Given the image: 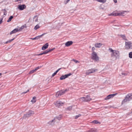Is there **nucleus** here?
<instances>
[{
    "instance_id": "obj_1",
    "label": "nucleus",
    "mask_w": 132,
    "mask_h": 132,
    "mask_svg": "<svg viewBox=\"0 0 132 132\" xmlns=\"http://www.w3.org/2000/svg\"><path fill=\"white\" fill-rule=\"evenodd\" d=\"M109 50L112 53L111 54V56L112 57H114L115 59L119 57V51L115 50H113L111 48H109Z\"/></svg>"
},
{
    "instance_id": "obj_2",
    "label": "nucleus",
    "mask_w": 132,
    "mask_h": 132,
    "mask_svg": "<svg viewBox=\"0 0 132 132\" xmlns=\"http://www.w3.org/2000/svg\"><path fill=\"white\" fill-rule=\"evenodd\" d=\"M132 99V93L129 94L127 95L125 97V98L124 99L122 102L121 104H123L125 103L130 101Z\"/></svg>"
},
{
    "instance_id": "obj_3",
    "label": "nucleus",
    "mask_w": 132,
    "mask_h": 132,
    "mask_svg": "<svg viewBox=\"0 0 132 132\" xmlns=\"http://www.w3.org/2000/svg\"><path fill=\"white\" fill-rule=\"evenodd\" d=\"M34 114V111L31 110H30L26 114H24L23 117V119H26L27 118H28L30 117L31 116Z\"/></svg>"
},
{
    "instance_id": "obj_4",
    "label": "nucleus",
    "mask_w": 132,
    "mask_h": 132,
    "mask_svg": "<svg viewBox=\"0 0 132 132\" xmlns=\"http://www.w3.org/2000/svg\"><path fill=\"white\" fill-rule=\"evenodd\" d=\"M68 90L67 89L65 90H62L57 92L56 96V97H58L59 96H61L62 95L64 94L66 92L68 91Z\"/></svg>"
},
{
    "instance_id": "obj_5",
    "label": "nucleus",
    "mask_w": 132,
    "mask_h": 132,
    "mask_svg": "<svg viewBox=\"0 0 132 132\" xmlns=\"http://www.w3.org/2000/svg\"><path fill=\"white\" fill-rule=\"evenodd\" d=\"M92 59L95 61H98L99 60V57L97 56V54L94 52H93L92 54Z\"/></svg>"
},
{
    "instance_id": "obj_6",
    "label": "nucleus",
    "mask_w": 132,
    "mask_h": 132,
    "mask_svg": "<svg viewBox=\"0 0 132 132\" xmlns=\"http://www.w3.org/2000/svg\"><path fill=\"white\" fill-rule=\"evenodd\" d=\"M125 48L127 49H132V43L130 42H125Z\"/></svg>"
},
{
    "instance_id": "obj_7",
    "label": "nucleus",
    "mask_w": 132,
    "mask_h": 132,
    "mask_svg": "<svg viewBox=\"0 0 132 132\" xmlns=\"http://www.w3.org/2000/svg\"><path fill=\"white\" fill-rule=\"evenodd\" d=\"M97 71V70L96 69H92L87 71L86 73V75H89L90 74L93 73Z\"/></svg>"
},
{
    "instance_id": "obj_8",
    "label": "nucleus",
    "mask_w": 132,
    "mask_h": 132,
    "mask_svg": "<svg viewBox=\"0 0 132 132\" xmlns=\"http://www.w3.org/2000/svg\"><path fill=\"white\" fill-rule=\"evenodd\" d=\"M71 75V73H69V74L65 75H62L60 77V80H63L64 79H65L66 78H67L69 76Z\"/></svg>"
},
{
    "instance_id": "obj_9",
    "label": "nucleus",
    "mask_w": 132,
    "mask_h": 132,
    "mask_svg": "<svg viewBox=\"0 0 132 132\" xmlns=\"http://www.w3.org/2000/svg\"><path fill=\"white\" fill-rule=\"evenodd\" d=\"M117 93L113 94H112L109 95L108 96L106 97L105 98V100H108L113 98L115 96L116 94Z\"/></svg>"
},
{
    "instance_id": "obj_10",
    "label": "nucleus",
    "mask_w": 132,
    "mask_h": 132,
    "mask_svg": "<svg viewBox=\"0 0 132 132\" xmlns=\"http://www.w3.org/2000/svg\"><path fill=\"white\" fill-rule=\"evenodd\" d=\"M64 103L62 102H61L60 101H57L54 103L56 106L58 107L60 105H63Z\"/></svg>"
},
{
    "instance_id": "obj_11",
    "label": "nucleus",
    "mask_w": 132,
    "mask_h": 132,
    "mask_svg": "<svg viewBox=\"0 0 132 132\" xmlns=\"http://www.w3.org/2000/svg\"><path fill=\"white\" fill-rule=\"evenodd\" d=\"M26 8V6L24 4L18 6V8L20 10H22Z\"/></svg>"
},
{
    "instance_id": "obj_12",
    "label": "nucleus",
    "mask_w": 132,
    "mask_h": 132,
    "mask_svg": "<svg viewBox=\"0 0 132 132\" xmlns=\"http://www.w3.org/2000/svg\"><path fill=\"white\" fill-rule=\"evenodd\" d=\"M19 31H20V29H19L17 28L15 29L10 32V35H12L13 34L16 33Z\"/></svg>"
},
{
    "instance_id": "obj_13",
    "label": "nucleus",
    "mask_w": 132,
    "mask_h": 132,
    "mask_svg": "<svg viewBox=\"0 0 132 132\" xmlns=\"http://www.w3.org/2000/svg\"><path fill=\"white\" fill-rule=\"evenodd\" d=\"M48 46V43H46L42 47V50H44L47 48Z\"/></svg>"
},
{
    "instance_id": "obj_14",
    "label": "nucleus",
    "mask_w": 132,
    "mask_h": 132,
    "mask_svg": "<svg viewBox=\"0 0 132 132\" xmlns=\"http://www.w3.org/2000/svg\"><path fill=\"white\" fill-rule=\"evenodd\" d=\"M56 121V120H54V119L49 122H48V124L49 125H51V126H53V125H54V123Z\"/></svg>"
},
{
    "instance_id": "obj_15",
    "label": "nucleus",
    "mask_w": 132,
    "mask_h": 132,
    "mask_svg": "<svg viewBox=\"0 0 132 132\" xmlns=\"http://www.w3.org/2000/svg\"><path fill=\"white\" fill-rule=\"evenodd\" d=\"M102 45V44L101 43H97L95 44V46L96 48H99L101 47Z\"/></svg>"
},
{
    "instance_id": "obj_16",
    "label": "nucleus",
    "mask_w": 132,
    "mask_h": 132,
    "mask_svg": "<svg viewBox=\"0 0 132 132\" xmlns=\"http://www.w3.org/2000/svg\"><path fill=\"white\" fill-rule=\"evenodd\" d=\"M73 43L72 41H69L67 42L65 44V45L66 46H69L71 45Z\"/></svg>"
},
{
    "instance_id": "obj_17",
    "label": "nucleus",
    "mask_w": 132,
    "mask_h": 132,
    "mask_svg": "<svg viewBox=\"0 0 132 132\" xmlns=\"http://www.w3.org/2000/svg\"><path fill=\"white\" fill-rule=\"evenodd\" d=\"M86 99V102H88L89 101L91 100V99L90 98L89 95H87V96L85 97Z\"/></svg>"
},
{
    "instance_id": "obj_18",
    "label": "nucleus",
    "mask_w": 132,
    "mask_h": 132,
    "mask_svg": "<svg viewBox=\"0 0 132 132\" xmlns=\"http://www.w3.org/2000/svg\"><path fill=\"white\" fill-rule=\"evenodd\" d=\"M62 117V115L61 114H60L57 116H56L54 118V120H56V119H57L59 120L61 119V118Z\"/></svg>"
},
{
    "instance_id": "obj_19",
    "label": "nucleus",
    "mask_w": 132,
    "mask_h": 132,
    "mask_svg": "<svg viewBox=\"0 0 132 132\" xmlns=\"http://www.w3.org/2000/svg\"><path fill=\"white\" fill-rule=\"evenodd\" d=\"M80 101H81V102H83V101L86 102V99L84 97L80 98Z\"/></svg>"
},
{
    "instance_id": "obj_20",
    "label": "nucleus",
    "mask_w": 132,
    "mask_h": 132,
    "mask_svg": "<svg viewBox=\"0 0 132 132\" xmlns=\"http://www.w3.org/2000/svg\"><path fill=\"white\" fill-rule=\"evenodd\" d=\"M120 36L123 40H127V39L125 35H121Z\"/></svg>"
},
{
    "instance_id": "obj_21",
    "label": "nucleus",
    "mask_w": 132,
    "mask_h": 132,
    "mask_svg": "<svg viewBox=\"0 0 132 132\" xmlns=\"http://www.w3.org/2000/svg\"><path fill=\"white\" fill-rule=\"evenodd\" d=\"M36 97L35 96L34 97L32 100H31V102L32 103H34L36 102Z\"/></svg>"
},
{
    "instance_id": "obj_22",
    "label": "nucleus",
    "mask_w": 132,
    "mask_h": 132,
    "mask_svg": "<svg viewBox=\"0 0 132 132\" xmlns=\"http://www.w3.org/2000/svg\"><path fill=\"white\" fill-rule=\"evenodd\" d=\"M107 0H97V1L101 3H105Z\"/></svg>"
},
{
    "instance_id": "obj_23",
    "label": "nucleus",
    "mask_w": 132,
    "mask_h": 132,
    "mask_svg": "<svg viewBox=\"0 0 132 132\" xmlns=\"http://www.w3.org/2000/svg\"><path fill=\"white\" fill-rule=\"evenodd\" d=\"M90 132H97V131L96 129L95 128H92L90 130Z\"/></svg>"
},
{
    "instance_id": "obj_24",
    "label": "nucleus",
    "mask_w": 132,
    "mask_h": 132,
    "mask_svg": "<svg viewBox=\"0 0 132 132\" xmlns=\"http://www.w3.org/2000/svg\"><path fill=\"white\" fill-rule=\"evenodd\" d=\"M45 34H43L40 35L36 37H35L36 39H39L40 37H41L42 36H43Z\"/></svg>"
},
{
    "instance_id": "obj_25",
    "label": "nucleus",
    "mask_w": 132,
    "mask_h": 132,
    "mask_svg": "<svg viewBox=\"0 0 132 132\" xmlns=\"http://www.w3.org/2000/svg\"><path fill=\"white\" fill-rule=\"evenodd\" d=\"M13 16H11L9 18L8 20H7V22H9L13 18Z\"/></svg>"
},
{
    "instance_id": "obj_26",
    "label": "nucleus",
    "mask_w": 132,
    "mask_h": 132,
    "mask_svg": "<svg viewBox=\"0 0 132 132\" xmlns=\"http://www.w3.org/2000/svg\"><path fill=\"white\" fill-rule=\"evenodd\" d=\"M92 123H94L95 124H97L98 123H100V122L98 121H97V120H95L94 121H93L92 122Z\"/></svg>"
},
{
    "instance_id": "obj_27",
    "label": "nucleus",
    "mask_w": 132,
    "mask_h": 132,
    "mask_svg": "<svg viewBox=\"0 0 132 132\" xmlns=\"http://www.w3.org/2000/svg\"><path fill=\"white\" fill-rule=\"evenodd\" d=\"M34 21H35V22H37L38 21V19L37 18V16H34Z\"/></svg>"
},
{
    "instance_id": "obj_28",
    "label": "nucleus",
    "mask_w": 132,
    "mask_h": 132,
    "mask_svg": "<svg viewBox=\"0 0 132 132\" xmlns=\"http://www.w3.org/2000/svg\"><path fill=\"white\" fill-rule=\"evenodd\" d=\"M125 12H126V11H123V12H122L121 13H119V16H120V15H122L123 16H124V15H123V14H124L125 13Z\"/></svg>"
},
{
    "instance_id": "obj_29",
    "label": "nucleus",
    "mask_w": 132,
    "mask_h": 132,
    "mask_svg": "<svg viewBox=\"0 0 132 132\" xmlns=\"http://www.w3.org/2000/svg\"><path fill=\"white\" fill-rule=\"evenodd\" d=\"M40 28L38 24L34 28V29L36 30Z\"/></svg>"
},
{
    "instance_id": "obj_30",
    "label": "nucleus",
    "mask_w": 132,
    "mask_h": 132,
    "mask_svg": "<svg viewBox=\"0 0 132 132\" xmlns=\"http://www.w3.org/2000/svg\"><path fill=\"white\" fill-rule=\"evenodd\" d=\"M72 106H70L67 108V110H72Z\"/></svg>"
},
{
    "instance_id": "obj_31",
    "label": "nucleus",
    "mask_w": 132,
    "mask_h": 132,
    "mask_svg": "<svg viewBox=\"0 0 132 132\" xmlns=\"http://www.w3.org/2000/svg\"><path fill=\"white\" fill-rule=\"evenodd\" d=\"M129 57L130 58H132V52H130L129 54Z\"/></svg>"
},
{
    "instance_id": "obj_32",
    "label": "nucleus",
    "mask_w": 132,
    "mask_h": 132,
    "mask_svg": "<svg viewBox=\"0 0 132 132\" xmlns=\"http://www.w3.org/2000/svg\"><path fill=\"white\" fill-rule=\"evenodd\" d=\"M36 71L35 69L33 70H32L30 71L29 72V74H31L32 73H33L35 72Z\"/></svg>"
},
{
    "instance_id": "obj_33",
    "label": "nucleus",
    "mask_w": 132,
    "mask_h": 132,
    "mask_svg": "<svg viewBox=\"0 0 132 132\" xmlns=\"http://www.w3.org/2000/svg\"><path fill=\"white\" fill-rule=\"evenodd\" d=\"M43 54H47V53H48V50H46L45 51L43 52Z\"/></svg>"
},
{
    "instance_id": "obj_34",
    "label": "nucleus",
    "mask_w": 132,
    "mask_h": 132,
    "mask_svg": "<svg viewBox=\"0 0 132 132\" xmlns=\"http://www.w3.org/2000/svg\"><path fill=\"white\" fill-rule=\"evenodd\" d=\"M72 60L73 61L75 62L76 63H79L80 62L79 61H78L74 59H73Z\"/></svg>"
},
{
    "instance_id": "obj_35",
    "label": "nucleus",
    "mask_w": 132,
    "mask_h": 132,
    "mask_svg": "<svg viewBox=\"0 0 132 132\" xmlns=\"http://www.w3.org/2000/svg\"><path fill=\"white\" fill-rule=\"evenodd\" d=\"M81 115L80 114H79L78 115H76L75 117V119H77L78 117H80Z\"/></svg>"
},
{
    "instance_id": "obj_36",
    "label": "nucleus",
    "mask_w": 132,
    "mask_h": 132,
    "mask_svg": "<svg viewBox=\"0 0 132 132\" xmlns=\"http://www.w3.org/2000/svg\"><path fill=\"white\" fill-rule=\"evenodd\" d=\"M3 10L4 11V15H6L7 14V11L5 9H4Z\"/></svg>"
},
{
    "instance_id": "obj_37",
    "label": "nucleus",
    "mask_w": 132,
    "mask_h": 132,
    "mask_svg": "<svg viewBox=\"0 0 132 132\" xmlns=\"http://www.w3.org/2000/svg\"><path fill=\"white\" fill-rule=\"evenodd\" d=\"M114 16H119V13H115L114 12Z\"/></svg>"
},
{
    "instance_id": "obj_38",
    "label": "nucleus",
    "mask_w": 132,
    "mask_h": 132,
    "mask_svg": "<svg viewBox=\"0 0 132 132\" xmlns=\"http://www.w3.org/2000/svg\"><path fill=\"white\" fill-rule=\"evenodd\" d=\"M108 15L114 16V12H113L112 13L109 14H108Z\"/></svg>"
},
{
    "instance_id": "obj_39",
    "label": "nucleus",
    "mask_w": 132,
    "mask_h": 132,
    "mask_svg": "<svg viewBox=\"0 0 132 132\" xmlns=\"http://www.w3.org/2000/svg\"><path fill=\"white\" fill-rule=\"evenodd\" d=\"M121 74L120 76H121L123 75L124 76H126L127 75V74L125 73H122Z\"/></svg>"
},
{
    "instance_id": "obj_40",
    "label": "nucleus",
    "mask_w": 132,
    "mask_h": 132,
    "mask_svg": "<svg viewBox=\"0 0 132 132\" xmlns=\"http://www.w3.org/2000/svg\"><path fill=\"white\" fill-rule=\"evenodd\" d=\"M14 38H13V39H11L10 40H9L8 41H7L8 43H10L13 40H14Z\"/></svg>"
},
{
    "instance_id": "obj_41",
    "label": "nucleus",
    "mask_w": 132,
    "mask_h": 132,
    "mask_svg": "<svg viewBox=\"0 0 132 132\" xmlns=\"http://www.w3.org/2000/svg\"><path fill=\"white\" fill-rule=\"evenodd\" d=\"M41 67V66H38L35 69L36 71L38 69L40 68Z\"/></svg>"
},
{
    "instance_id": "obj_42",
    "label": "nucleus",
    "mask_w": 132,
    "mask_h": 132,
    "mask_svg": "<svg viewBox=\"0 0 132 132\" xmlns=\"http://www.w3.org/2000/svg\"><path fill=\"white\" fill-rule=\"evenodd\" d=\"M24 26H22L19 29H20V31L21 30L23 29L24 28Z\"/></svg>"
},
{
    "instance_id": "obj_43",
    "label": "nucleus",
    "mask_w": 132,
    "mask_h": 132,
    "mask_svg": "<svg viewBox=\"0 0 132 132\" xmlns=\"http://www.w3.org/2000/svg\"><path fill=\"white\" fill-rule=\"evenodd\" d=\"M29 91V90L28 89V90L26 92H22V94H25L27 93Z\"/></svg>"
},
{
    "instance_id": "obj_44",
    "label": "nucleus",
    "mask_w": 132,
    "mask_h": 132,
    "mask_svg": "<svg viewBox=\"0 0 132 132\" xmlns=\"http://www.w3.org/2000/svg\"><path fill=\"white\" fill-rule=\"evenodd\" d=\"M57 73H56L55 72H54V73H53V74H52V77H53L54 76H55V75Z\"/></svg>"
},
{
    "instance_id": "obj_45",
    "label": "nucleus",
    "mask_w": 132,
    "mask_h": 132,
    "mask_svg": "<svg viewBox=\"0 0 132 132\" xmlns=\"http://www.w3.org/2000/svg\"><path fill=\"white\" fill-rule=\"evenodd\" d=\"M61 68H59L55 72L56 73H57L61 69Z\"/></svg>"
},
{
    "instance_id": "obj_46",
    "label": "nucleus",
    "mask_w": 132,
    "mask_h": 132,
    "mask_svg": "<svg viewBox=\"0 0 132 132\" xmlns=\"http://www.w3.org/2000/svg\"><path fill=\"white\" fill-rule=\"evenodd\" d=\"M53 50V49H52L48 50V52H50L52 51Z\"/></svg>"
},
{
    "instance_id": "obj_47",
    "label": "nucleus",
    "mask_w": 132,
    "mask_h": 132,
    "mask_svg": "<svg viewBox=\"0 0 132 132\" xmlns=\"http://www.w3.org/2000/svg\"><path fill=\"white\" fill-rule=\"evenodd\" d=\"M43 54V53H40L39 54H37V55H38V56H39V55H42Z\"/></svg>"
},
{
    "instance_id": "obj_48",
    "label": "nucleus",
    "mask_w": 132,
    "mask_h": 132,
    "mask_svg": "<svg viewBox=\"0 0 132 132\" xmlns=\"http://www.w3.org/2000/svg\"><path fill=\"white\" fill-rule=\"evenodd\" d=\"M2 20L3 19L1 18L0 19V24L2 23Z\"/></svg>"
},
{
    "instance_id": "obj_49",
    "label": "nucleus",
    "mask_w": 132,
    "mask_h": 132,
    "mask_svg": "<svg viewBox=\"0 0 132 132\" xmlns=\"http://www.w3.org/2000/svg\"><path fill=\"white\" fill-rule=\"evenodd\" d=\"M100 9H102L103 10H104V8L103 7H102L101 6L99 7Z\"/></svg>"
},
{
    "instance_id": "obj_50",
    "label": "nucleus",
    "mask_w": 132,
    "mask_h": 132,
    "mask_svg": "<svg viewBox=\"0 0 132 132\" xmlns=\"http://www.w3.org/2000/svg\"><path fill=\"white\" fill-rule=\"evenodd\" d=\"M95 48L94 47H92V51H93L94 50H95Z\"/></svg>"
},
{
    "instance_id": "obj_51",
    "label": "nucleus",
    "mask_w": 132,
    "mask_h": 132,
    "mask_svg": "<svg viewBox=\"0 0 132 132\" xmlns=\"http://www.w3.org/2000/svg\"><path fill=\"white\" fill-rule=\"evenodd\" d=\"M113 1L115 3H116L117 2V0H113Z\"/></svg>"
},
{
    "instance_id": "obj_52",
    "label": "nucleus",
    "mask_w": 132,
    "mask_h": 132,
    "mask_svg": "<svg viewBox=\"0 0 132 132\" xmlns=\"http://www.w3.org/2000/svg\"><path fill=\"white\" fill-rule=\"evenodd\" d=\"M30 39H32V40H35V39H36V38H30Z\"/></svg>"
},
{
    "instance_id": "obj_53",
    "label": "nucleus",
    "mask_w": 132,
    "mask_h": 132,
    "mask_svg": "<svg viewBox=\"0 0 132 132\" xmlns=\"http://www.w3.org/2000/svg\"><path fill=\"white\" fill-rule=\"evenodd\" d=\"M8 43L7 41L6 42H5V44H7Z\"/></svg>"
},
{
    "instance_id": "obj_54",
    "label": "nucleus",
    "mask_w": 132,
    "mask_h": 132,
    "mask_svg": "<svg viewBox=\"0 0 132 132\" xmlns=\"http://www.w3.org/2000/svg\"><path fill=\"white\" fill-rule=\"evenodd\" d=\"M70 1V0H67V2H68Z\"/></svg>"
},
{
    "instance_id": "obj_55",
    "label": "nucleus",
    "mask_w": 132,
    "mask_h": 132,
    "mask_svg": "<svg viewBox=\"0 0 132 132\" xmlns=\"http://www.w3.org/2000/svg\"><path fill=\"white\" fill-rule=\"evenodd\" d=\"M2 75V73H0V76H1Z\"/></svg>"
},
{
    "instance_id": "obj_56",
    "label": "nucleus",
    "mask_w": 132,
    "mask_h": 132,
    "mask_svg": "<svg viewBox=\"0 0 132 132\" xmlns=\"http://www.w3.org/2000/svg\"><path fill=\"white\" fill-rule=\"evenodd\" d=\"M55 48H52V49H53V50Z\"/></svg>"
},
{
    "instance_id": "obj_57",
    "label": "nucleus",
    "mask_w": 132,
    "mask_h": 132,
    "mask_svg": "<svg viewBox=\"0 0 132 132\" xmlns=\"http://www.w3.org/2000/svg\"><path fill=\"white\" fill-rule=\"evenodd\" d=\"M91 47V46H89V48H90Z\"/></svg>"
},
{
    "instance_id": "obj_58",
    "label": "nucleus",
    "mask_w": 132,
    "mask_h": 132,
    "mask_svg": "<svg viewBox=\"0 0 132 132\" xmlns=\"http://www.w3.org/2000/svg\"><path fill=\"white\" fill-rule=\"evenodd\" d=\"M90 132V130H89V131H88V132Z\"/></svg>"
}]
</instances>
